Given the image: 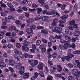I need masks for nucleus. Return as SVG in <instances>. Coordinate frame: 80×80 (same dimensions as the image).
I'll return each instance as SVG.
<instances>
[{"label": "nucleus", "mask_w": 80, "mask_h": 80, "mask_svg": "<svg viewBox=\"0 0 80 80\" xmlns=\"http://www.w3.org/2000/svg\"><path fill=\"white\" fill-rule=\"evenodd\" d=\"M52 31L54 32H56L57 33H61V36H63L64 35V33L62 32L61 33V32L62 31V28L60 27H56L53 29Z\"/></svg>", "instance_id": "nucleus-1"}, {"label": "nucleus", "mask_w": 80, "mask_h": 80, "mask_svg": "<svg viewBox=\"0 0 80 80\" xmlns=\"http://www.w3.org/2000/svg\"><path fill=\"white\" fill-rule=\"evenodd\" d=\"M28 62L29 63H30L31 66L33 67H35V65H37L38 64V61L36 60L34 61V62L32 60H29Z\"/></svg>", "instance_id": "nucleus-2"}, {"label": "nucleus", "mask_w": 80, "mask_h": 80, "mask_svg": "<svg viewBox=\"0 0 80 80\" xmlns=\"http://www.w3.org/2000/svg\"><path fill=\"white\" fill-rule=\"evenodd\" d=\"M6 36H8L9 38H13L14 37L16 36V33L15 32H8L6 33Z\"/></svg>", "instance_id": "nucleus-3"}, {"label": "nucleus", "mask_w": 80, "mask_h": 80, "mask_svg": "<svg viewBox=\"0 0 80 80\" xmlns=\"http://www.w3.org/2000/svg\"><path fill=\"white\" fill-rule=\"evenodd\" d=\"M74 57V55L70 53H68V56H66V60L67 61H70V58H72V57Z\"/></svg>", "instance_id": "nucleus-4"}, {"label": "nucleus", "mask_w": 80, "mask_h": 80, "mask_svg": "<svg viewBox=\"0 0 80 80\" xmlns=\"http://www.w3.org/2000/svg\"><path fill=\"white\" fill-rule=\"evenodd\" d=\"M24 72H25V67H22L20 68L19 73L20 75H23Z\"/></svg>", "instance_id": "nucleus-5"}, {"label": "nucleus", "mask_w": 80, "mask_h": 80, "mask_svg": "<svg viewBox=\"0 0 80 80\" xmlns=\"http://www.w3.org/2000/svg\"><path fill=\"white\" fill-rule=\"evenodd\" d=\"M49 39L50 42H52L53 43H55L57 41V40L55 39V38L53 36H50L49 37Z\"/></svg>", "instance_id": "nucleus-6"}, {"label": "nucleus", "mask_w": 80, "mask_h": 80, "mask_svg": "<svg viewBox=\"0 0 80 80\" xmlns=\"http://www.w3.org/2000/svg\"><path fill=\"white\" fill-rule=\"evenodd\" d=\"M43 64L42 62H40L39 65L38 66V69L40 70H43Z\"/></svg>", "instance_id": "nucleus-7"}, {"label": "nucleus", "mask_w": 80, "mask_h": 80, "mask_svg": "<svg viewBox=\"0 0 80 80\" xmlns=\"http://www.w3.org/2000/svg\"><path fill=\"white\" fill-rule=\"evenodd\" d=\"M59 22V20L57 19H55L53 20L52 25L53 26H56L57 25V23Z\"/></svg>", "instance_id": "nucleus-8"}, {"label": "nucleus", "mask_w": 80, "mask_h": 80, "mask_svg": "<svg viewBox=\"0 0 80 80\" xmlns=\"http://www.w3.org/2000/svg\"><path fill=\"white\" fill-rule=\"evenodd\" d=\"M9 29L10 31H13V30H16V27L14 26H12L10 27L9 28Z\"/></svg>", "instance_id": "nucleus-9"}, {"label": "nucleus", "mask_w": 80, "mask_h": 80, "mask_svg": "<svg viewBox=\"0 0 80 80\" xmlns=\"http://www.w3.org/2000/svg\"><path fill=\"white\" fill-rule=\"evenodd\" d=\"M22 50H25L26 52H28L29 50V48H28L27 46H22Z\"/></svg>", "instance_id": "nucleus-10"}, {"label": "nucleus", "mask_w": 80, "mask_h": 80, "mask_svg": "<svg viewBox=\"0 0 80 80\" xmlns=\"http://www.w3.org/2000/svg\"><path fill=\"white\" fill-rule=\"evenodd\" d=\"M28 77H29V74L28 73H24L22 75V78H25V79L27 78Z\"/></svg>", "instance_id": "nucleus-11"}, {"label": "nucleus", "mask_w": 80, "mask_h": 80, "mask_svg": "<svg viewBox=\"0 0 80 80\" xmlns=\"http://www.w3.org/2000/svg\"><path fill=\"white\" fill-rule=\"evenodd\" d=\"M48 18H49V17L47 16L42 17L41 18L42 20L44 21H47L48 20Z\"/></svg>", "instance_id": "nucleus-12"}, {"label": "nucleus", "mask_w": 80, "mask_h": 80, "mask_svg": "<svg viewBox=\"0 0 80 80\" xmlns=\"http://www.w3.org/2000/svg\"><path fill=\"white\" fill-rule=\"evenodd\" d=\"M72 73L74 75H76L78 73V70L77 69H74L72 70Z\"/></svg>", "instance_id": "nucleus-13"}, {"label": "nucleus", "mask_w": 80, "mask_h": 80, "mask_svg": "<svg viewBox=\"0 0 80 80\" xmlns=\"http://www.w3.org/2000/svg\"><path fill=\"white\" fill-rule=\"evenodd\" d=\"M22 66V64L20 63H16V68H18L19 67H21Z\"/></svg>", "instance_id": "nucleus-14"}, {"label": "nucleus", "mask_w": 80, "mask_h": 80, "mask_svg": "<svg viewBox=\"0 0 80 80\" xmlns=\"http://www.w3.org/2000/svg\"><path fill=\"white\" fill-rule=\"evenodd\" d=\"M9 64L11 66H14V65H15V61L12 59H11L9 61Z\"/></svg>", "instance_id": "nucleus-15"}, {"label": "nucleus", "mask_w": 80, "mask_h": 80, "mask_svg": "<svg viewBox=\"0 0 80 80\" xmlns=\"http://www.w3.org/2000/svg\"><path fill=\"white\" fill-rule=\"evenodd\" d=\"M38 1L39 3H41L40 4L42 6L45 4V0H38Z\"/></svg>", "instance_id": "nucleus-16"}, {"label": "nucleus", "mask_w": 80, "mask_h": 80, "mask_svg": "<svg viewBox=\"0 0 80 80\" xmlns=\"http://www.w3.org/2000/svg\"><path fill=\"white\" fill-rule=\"evenodd\" d=\"M58 68V71L59 72H62V66H60V65H58L57 66Z\"/></svg>", "instance_id": "nucleus-17"}, {"label": "nucleus", "mask_w": 80, "mask_h": 80, "mask_svg": "<svg viewBox=\"0 0 80 80\" xmlns=\"http://www.w3.org/2000/svg\"><path fill=\"white\" fill-rule=\"evenodd\" d=\"M41 33L44 35H47L48 34V31L45 30H42L41 31Z\"/></svg>", "instance_id": "nucleus-18"}, {"label": "nucleus", "mask_w": 80, "mask_h": 80, "mask_svg": "<svg viewBox=\"0 0 80 80\" xmlns=\"http://www.w3.org/2000/svg\"><path fill=\"white\" fill-rule=\"evenodd\" d=\"M65 39L66 40H68V41H69V42H71V41H72V38H71L69 36H66L65 37Z\"/></svg>", "instance_id": "nucleus-19"}, {"label": "nucleus", "mask_w": 80, "mask_h": 80, "mask_svg": "<svg viewBox=\"0 0 80 80\" xmlns=\"http://www.w3.org/2000/svg\"><path fill=\"white\" fill-rule=\"evenodd\" d=\"M33 34V33H28L26 34V36L28 38H30L31 37H32V35Z\"/></svg>", "instance_id": "nucleus-20"}, {"label": "nucleus", "mask_w": 80, "mask_h": 80, "mask_svg": "<svg viewBox=\"0 0 80 80\" xmlns=\"http://www.w3.org/2000/svg\"><path fill=\"white\" fill-rule=\"evenodd\" d=\"M37 11L38 14H40V12L42 11V9L40 8H37Z\"/></svg>", "instance_id": "nucleus-21"}, {"label": "nucleus", "mask_w": 80, "mask_h": 80, "mask_svg": "<svg viewBox=\"0 0 80 80\" xmlns=\"http://www.w3.org/2000/svg\"><path fill=\"white\" fill-rule=\"evenodd\" d=\"M16 46L17 48H20L22 47V45L20 43H17L16 44Z\"/></svg>", "instance_id": "nucleus-22"}, {"label": "nucleus", "mask_w": 80, "mask_h": 80, "mask_svg": "<svg viewBox=\"0 0 80 80\" xmlns=\"http://www.w3.org/2000/svg\"><path fill=\"white\" fill-rule=\"evenodd\" d=\"M80 31H76L74 33V35L76 37H78L80 35Z\"/></svg>", "instance_id": "nucleus-23"}, {"label": "nucleus", "mask_w": 80, "mask_h": 80, "mask_svg": "<svg viewBox=\"0 0 80 80\" xmlns=\"http://www.w3.org/2000/svg\"><path fill=\"white\" fill-rule=\"evenodd\" d=\"M38 74L37 72H36L34 74L33 78H37L38 77Z\"/></svg>", "instance_id": "nucleus-24"}, {"label": "nucleus", "mask_w": 80, "mask_h": 80, "mask_svg": "<svg viewBox=\"0 0 80 80\" xmlns=\"http://www.w3.org/2000/svg\"><path fill=\"white\" fill-rule=\"evenodd\" d=\"M14 52L15 54H16L17 55H18L20 53V52L18 51V50L16 49H14Z\"/></svg>", "instance_id": "nucleus-25"}, {"label": "nucleus", "mask_w": 80, "mask_h": 80, "mask_svg": "<svg viewBox=\"0 0 80 80\" xmlns=\"http://www.w3.org/2000/svg\"><path fill=\"white\" fill-rule=\"evenodd\" d=\"M39 74L42 77H44V74H43V72L42 71H39Z\"/></svg>", "instance_id": "nucleus-26"}, {"label": "nucleus", "mask_w": 80, "mask_h": 80, "mask_svg": "<svg viewBox=\"0 0 80 80\" xmlns=\"http://www.w3.org/2000/svg\"><path fill=\"white\" fill-rule=\"evenodd\" d=\"M5 34V33L0 32V38H2L3 37L4 35Z\"/></svg>", "instance_id": "nucleus-27"}, {"label": "nucleus", "mask_w": 80, "mask_h": 80, "mask_svg": "<svg viewBox=\"0 0 80 80\" xmlns=\"http://www.w3.org/2000/svg\"><path fill=\"white\" fill-rule=\"evenodd\" d=\"M13 57H14V58H15L16 59H17L18 61H20V59L19 58L16 54H14L13 55Z\"/></svg>", "instance_id": "nucleus-28"}, {"label": "nucleus", "mask_w": 80, "mask_h": 80, "mask_svg": "<svg viewBox=\"0 0 80 80\" xmlns=\"http://www.w3.org/2000/svg\"><path fill=\"white\" fill-rule=\"evenodd\" d=\"M69 23L70 25H74V24L75 23V20H73L72 21H71L69 22Z\"/></svg>", "instance_id": "nucleus-29"}, {"label": "nucleus", "mask_w": 80, "mask_h": 80, "mask_svg": "<svg viewBox=\"0 0 80 80\" xmlns=\"http://www.w3.org/2000/svg\"><path fill=\"white\" fill-rule=\"evenodd\" d=\"M0 66L1 67H6V64L3 62H2L0 63Z\"/></svg>", "instance_id": "nucleus-30"}, {"label": "nucleus", "mask_w": 80, "mask_h": 80, "mask_svg": "<svg viewBox=\"0 0 80 80\" xmlns=\"http://www.w3.org/2000/svg\"><path fill=\"white\" fill-rule=\"evenodd\" d=\"M60 18L62 19H67V18H68V15L63 16H62Z\"/></svg>", "instance_id": "nucleus-31"}, {"label": "nucleus", "mask_w": 80, "mask_h": 80, "mask_svg": "<svg viewBox=\"0 0 80 80\" xmlns=\"http://www.w3.org/2000/svg\"><path fill=\"white\" fill-rule=\"evenodd\" d=\"M52 14H54V15H55L56 14L57 15H58V17H60V15H59L58 13H57V12H55V11H52Z\"/></svg>", "instance_id": "nucleus-32"}, {"label": "nucleus", "mask_w": 80, "mask_h": 80, "mask_svg": "<svg viewBox=\"0 0 80 80\" xmlns=\"http://www.w3.org/2000/svg\"><path fill=\"white\" fill-rule=\"evenodd\" d=\"M53 78L52 77V76H49L48 77H47V80H53Z\"/></svg>", "instance_id": "nucleus-33"}, {"label": "nucleus", "mask_w": 80, "mask_h": 80, "mask_svg": "<svg viewBox=\"0 0 80 80\" xmlns=\"http://www.w3.org/2000/svg\"><path fill=\"white\" fill-rule=\"evenodd\" d=\"M39 19H41V16L40 15L34 18L35 20H39Z\"/></svg>", "instance_id": "nucleus-34"}, {"label": "nucleus", "mask_w": 80, "mask_h": 80, "mask_svg": "<svg viewBox=\"0 0 80 80\" xmlns=\"http://www.w3.org/2000/svg\"><path fill=\"white\" fill-rule=\"evenodd\" d=\"M41 43H42V41L40 40H38L36 42V45L38 46V45H40Z\"/></svg>", "instance_id": "nucleus-35"}, {"label": "nucleus", "mask_w": 80, "mask_h": 80, "mask_svg": "<svg viewBox=\"0 0 80 80\" xmlns=\"http://www.w3.org/2000/svg\"><path fill=\"white\" fill-rule=\"evenodd\" d=\"M7 5L9 8H12V7H13V5L10 3L8 2L7 3Z\"/></svg>", "instance_id": "nucleus-36"}, {"label": "nucleus", "mask_w": 80, "mask_h": 80, "mask_svg": "<svg viewBox=\"0 0 80 80\" xmlns=\"http://www.w3.org/2000/svg\"><path fill=\"white\" fill-rule=\"evenodd\" d=\"M55 38L56 39H59L60 40V39H62V36L56 35L55 37Z\"/></svg>", "instance_id": "nucleus-37"}, {"label": "nucleus", "mask_w": 80, "mask_h": 80, "mask_svg": "<svg viewBox=\"0 0 80 80\" xmlns=\"http://www.w3.org/2000/svg\"><path fill=\"white\" fill-rule=\"evenodd\" d=\"M12 5H13L14 6H16V7H18V4L16 2H12Z\"/></svg>", "instance_id": "nucleus-38"}, {"label": "nucleus", "mask_w": 80, "mask_h": 80, "mask_svg": "<svg viewBox=\"0 0 80 80\" xmlns=\"http://www.w3.org/2000/svg\"><path fill=\"white\" fill-rule=\"evenodd\" d=\"M73 78V76L71 75L68 76V77L67 79L68 80H72Z\"/></svg>", "instance_id": "nucleus-39"}, {"label": "nucleus", "mask_w": 80, "mask_h": 80, "mask_svg": "<svg viewBox=\"0 0 80 80\" xmlns=\"http://www.w3.org/2000/svg\"><path fill=\"white\" fill-rule=\"evenodd\" d=\"M32 49H33V50H36V49L37 48V47H36L35 44H33L32 45Z\"/></svg>", "instance_id": "nucleus-40"}, {"label": "nucleus", "mask_w": 80, "mask_h": 80, "mask_svg": "<svg viewBox=\"0 0 80 80\" xmlns=\"http://www.w3.org/2000/svg\"><path fill=\"white\" fill-rule=\"evenodd\" d=\"M52 49L51 48H49L47 50V51L48 52V55H49V54H50L49 52H52Z\"/></svg>", "instance_id": "nucleus-41"}, {"label": "nucleus", "mask_w": 80, "mask_h": 80, "mask_svg": "<svg viewBox=\"0 0 80 80\" xmlns=\"http://www.w3.org/2000/svg\"><path fill=\"white\" fill-rule=\"evenodd\" d=\"M59 23H65L66 20H65V19H63L62 20H59Z\"/></svg>", "instance_id": "nucleus-42"}, {"label": "nucleus", "mask_w": 80, "mask_h": 80, "mask_svg": "<svg viewBox=\"0 0 80 80\" xmlns=\"http://www.w3.org/2000/svg\"><path fill=\"white\" fill-rule=\"evenodd\" d=\"M15 23L17 24L18 25H21V23L19 20H17L15 22Z\"/></svg>", "instance_id": "nucleus-43"}, {"label": "nucleus", "mask_w": 80, "mask_h": 80, "mask_svg": "<svg viewBox=\"0 0 80 80\" xmlns=\"http://www.w3.org/2000/svg\"><path fill=\"white\" fill-rule=\"evenodd\" d=\"M57 53L56 52H54L52 54V57L53 58H57Z\"/></svg>", "instance_id": "nucleus-44"}, {"label": "nucleus", "mask_w": 80, "mask_h": 80, "mask_svg": "<svg viewBox=\"0 0 80 80\" xmlns=\"http://www.w3.org/2000/svg\"><path fill=\"white\" fill-rule=\"evenodd\" d=\"M9 70L11 72H14V69L11 67L9 68Z\"/></svg>", "instance_id": "nucleus-45"}, {"label": "nucleus", "mask_w": 80, "mask_h": 80, "mask_svg": "<svg viewBox=\"0 0 80 80\" xmlns=\"http://www.w3.org/2000/svg\"><path fill=\"white\" fill-rule=\"evenodd\" d=\"M65 32L66 34H67V35L69 34L70 33V31L69 30V29H66L65 30Z\"/></svg>", "instance_id": "nucleus-46"}, {"label": "nucleus", "mask_w": 80, "mask_h": 80, "mask_svg": "<svg viewBox=\"0 0 80 80\" xmlns=\"http://www.w3.org/2000/svg\"><path fill=\"white\" fill-rule=\"evenodd\" d=\"M7 47L8 48H12L13 47V45L12 44H8Z\"/></svg>", "instance_id": "nucleus-47"}, {"label": "nucleus", "mask_w": 80, "mask_h": 80, "mask_svg": "<svg viewBox=\"0 0 80 80\" xmlns=\"http://www.w3.org/2000/svg\"><path fill=\"white\" fill-rule=\"evenodd\" d=\"M68 66L69 68H72L73 67V65L72 64L70 63H68Z\"/></svg>", "instance_id": "nucleus-48"}, {"label": "nucleus", "mask_w": 80, "mask_h": 80, "mask_svg": "<svg viewBox=\"0 0 80 80\" xmlns=\"http://www.w3.org/2000/svg\"><path fill=\"white\" fill-rule=\"evenodd\" d=\"M42 42H43V43H47V41L44 38H42L41 40Z\"/></svg>", "instance_id": "nucleus-49"}, {"label": "nucleus", "mask_w": 80, "mask_h": 80, "mask_svg": "<svg viewBox=\"0 0 80 80\" xmlns=\"http://www.w3.org/2000/svg\"><path fill=\"white\" fill-rule=\"evenodd\" d=\"M26 2L27 3L28 2L27 0H24L22 2V5H24V4H25V3H26Z\"/></svg>", "instance_id": "nucleus-50"}, {"label": "nucleus", "mask_w": 80, "mask_h": 80, "mask_svg": "<svg viewBox=\"0 0 80 80\" xmlns=\"http://www.w3.org/2000/svg\"><path fill=\"white\" fill-rule=\"evenodd\" d=\"M24 45L26 47V46H28L29 45V42H25L24 43Z\"/></svg>", "instance_id": "nucleus-51"}, {"label": "nucleus", "mask_w": 80, "mask_h": 80, "mask_svg": "<svg viewBox=\"0 0 80 80\" xmlns=\"http://www.w3.org/2000/svg\"><path fill=\"white\" fill-rule=\"evenodd\" d=\"M1 7H3V8H6L7 7V6H6V5L4 3H2L1 4Z\"/></svg>", "instance_id": "nucleus-52"}, {"label": "nucleus", "mask_w": 80, "mask_h": 80, "mask_svg": "<svg viewBox=\"0 0 80 80\" xmlns=\"http://www.w3.org/2000/svg\"><path fill=\"white\" fill-rule=\"evenodd\" d=\"M32 6L33 8H37V7H38V6L35 4H33L32 5Z\"/></svg>", "instance_id": "nucleus-53"}, {"label": "nucleus", "mask_w": 80, "mask_h": 80, "mask_svg": "<svg viewBox=\"0 0 80 80\" xmlns=\"http://www.w3.org/2000/svg\"><path fill=\"white\" fill-rule=\"evenodd\" d=\"M1 15L2 17H5L6 15V13L5 12H3L1 13Z\"/></svg>", "instance_id": "nucleus-54"}, {"label": "nucleus", "mask_w": 80, "mask_h": 80, "mask_svg": "<svg viewBox=\"0 0 80 80\" xmlns=\"http://www.w3.org/2000/svg\"><path fill=\"white\" fill-rule=\"evenodd\" d=\"M60 40V43H65V40L63 39H61Z\"/></svg>", "instance_id": "nucleus-55"}, {"label": "nucleus", "mask_w": 80, "mask_h": 80, "mask_svg": "<svg viewBox=\"0 0 80 80\" xmlns=\"http://www.w3.org/2000/svg\"><path fill=\"white\" fill-rule=\"evenodd\" d=\"M73 53L75 54H78V53L79 54V51L77 50L74 51H73Z\"/></svg>", "instance_id": "nucleus-56"}, {"label": "nucleus", "mask_w": 80, "mask_h": 80, "mask_svg": "<svg viewBox=\"0 0 80 80\" xmlns=\"http://www.w3.org/2000/svg\"><path fill=\"white\" fill-rule=\"evenodd\" d=\"M23 56L25 58H28V54L27 53H25L23 54Z\"/></svg>", "instance_id": "nucleus-57"}, {"label": "nucleus", "mask_w": 80, "mask_h": 80, "mask_svg": "<svg viewBox=\"0 0 80 80\" xmlns=\"http://www.w3.org/2000/svg\"><path fill=\"white\" fill-rule=\"evenodd\" d=\"M59 47H60L61 50H65L64 46H63L62 45H60L59 46Z\"/></svg>", "instance_id": "nucleus-58"}, {"label": "nucleus", "mask_w": 80, "mask_h": 80, "mask_svg": "<svg viewBox=\"0 0 80 80\" xmlns=\"http://www.w3.org/2000/svg\"><path fill=\"white\" fill-rule=\"evenodd\" d=\"M64 45H70V42H68V41H65V42H64Z\"/></svg>", "instance_id": "nucleus-59"}, {"label": "nucleus", "mask_w": 80, "mask_h": 80, "mask_svg": "<svg viewBox=\"0 0 80 80\" xmlns=\"http://www.w3.org/2000/svg\"><path fill=\"white\" fill-rule=\"evenodd\" d=\"M46 44H42L40 45V47H41V48H42V47L43 48L44 47H46Z\"/></svg>", "instance_id": "nucleus-60"}, {"label": "nucleus", "mask_w": 80, "mask_h": 80, "mask_svg": "<svg viewBox=\"0 0 80 80\" xmlns=\"http://www.w3.org/2000/svg\"><path fill=\"white\" fill-rule=\"evenodd\" d=\"M38 29H43L44 28L42 26H38L37 27Z\"/></svg>", "instance_id": "nucleus-61"}, {"label": "nucleus", "mask_w": 80, "mask_h": 80, "mask_svg": "<svg viewBox=\"0 0 80 80\" xmlns=\"http://www.w3.org/2000/svg\"><path fill=\"white\" fill-rule=\"evenodd\" d=\"M35 28H36V26L35 25L32 26L30 27V28H31L32 29H35Z\"/></svg>", "instance_id": "nucleus-62"}, {"label": "nucleus", "mask_w": 80, "mask_h": 80, "mask_svg": "<svg viewBox=\"0 0 80 80\" xmlns=\"http://www.w3.org/2000/svg\"><path fill=\"white\" fill-rule=\"evenodd\" d=\"M14 17L12 15L9 16L8 18V19L10 20V19H13Z\"/></svg>", "instance_id": "nucleus-63"}, {"label": "nucleus", "mask_w": 80, "mask_h": 80, "mask_svg": "<svg viewBox=\"0 0 80 80\" xmlns=\"http://www.w3.org/2000/svg\"><path fill=\"white\" fill-rule=\"evenodd\" d=\"M66 6V5L65 4H63L61 7L62 10H64V9L65 8Z\"/></svg>", "instance_id": "nucleus-64"}]
</instances>
